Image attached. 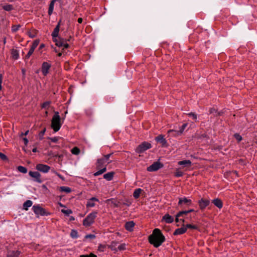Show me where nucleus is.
Here are the masks:
<instances>
[{
    "instance_id": "11",
    "label": "nucleus",
    "mask_w": 257,
    "mask_h": 257,
    "mask_svg": "<svg viewBox=\"0 0 257 257\" xmlns=\"http://www.w3.org/2000/svg\"><path fill=\"white\" fill-rule=\"evenodd\" d=\"M192 204V201L190 199L184 197L179 198L178 206L181 208L184 207V205L189 206Z\"/></svg>"
},
{
    "instance_id": "22",
    "label": "nucleus",
    "mask_w": 257,
    "mask_h": 257,
    "mask_svg": "<svg viewBox=\"0 0 257 257\" xmlns=\"http://www.w3.org/2000/svg\"><path fill=\"white\" fill-rule=\"evenodd\" d=\"M162 220L165 221L167 223H171L174 221V218L167 213L163 216Z\"/></svg>"
},
{
    "instance_id": "4",
    "label": "nucleus",
    "mask_w": 257,
    "mask_h": 257,
    "mask_svg": "<svg viewBox=\"0 0 257 257\" xmlns=\"http://www.w3.org/2000/svg\"><path fill=\"white\" fill-rule=\"evenodd\" d=\"M32 210L35 214L38 217L41 216H48L51 214V213L47 211L45 209L42 207L40 205H35L32 207Z\"/></svg>"
},
{
    "instance_id": "51",
    "label": "nucleus",
    "mask_w": 257,
    "mask_h": 257,
    "mask_svg": "<svg viewBox=\"0 0 257 257\" xmlns=\"http://www.w3.org/2000/svg\"><path fill=\"white\" fill-rule=\"evenodd\" d=\"M36 35V31L33 30L32 32H28V35L30 38H33L35 37Z\"/></svg>"
},
{
    "instance_id": "55",
    "label": "nucleus",
    "mask_w": 257,
    "mask_h": 257,
    "mask_svg": "<svg viewBox=\"0 0 257 257\" xmlns=\"http://www.w3.org/2000/svg\"><path fill=\"white\" fill-rule=\"evenodd\" d=\"M48 139L50 140L53 143H57L58 141V137L50 138L48 137Z\"/></svg>"
},
{
    "instance_id": "35",
    "label": "nucleus",
    "mask_w": 257,
    "mask_h": 257,
    "mask_svg": "<svg viewBox=\"0 0 257 257\" xmlns=\"http://www.w3.org/2000/svg\"><path fill=\"white\" fill-rule=\"evenodd\" d=\"M51 102L50 101H47L43 102L41 105V108H45V109L48 110L49 109V105L51 104Z\"/></svg>"
},
{
    "instance_id": "3",
    "label": "nucleus",
    "mask_w": 257,
    "mask_h": 257,
    "mask_svg": "<svg viewBox=\"0 0 257 257\" xmlns=\"http://www.w3.org/2000/svg\"><path fill=\"white\" fill-rule=\"evenodd\" d=\"M97 211H93L89 213L85 219L83 220V225L85 227L90 226L95 221V218L97 217Z\"/></svg>"
},
{
    "instance_id": "54",
    "label": "nucleus",
    "mask_w": 257,
    "mask_h": 257,
    "mask_svg": "<svg viewBox=\"0 0 257 257\" xmlns=\"http://www.w3.org/2000/svg\"><path fill=\"white\" fill-rule=\"evenodd\" d=\"M105 247H106V246L105 245H103V244H100L99 245V246H98V250L99 251L103 252V251H104V249L105 248Z\"/></svg>"
},
{
    "instance_id": "12",
    "label": "nucleus",
    "mask_w": 257,
    "mask_h": 257,
    "mask_svg": "<svg viewBox=\"0 0 257 257\" xmlns=\"http://www.w3.org/2000/svg\"><path fill=\"white\" fill-rule=\"evenodd\" d=\"M50 169L49 166L43 164H38L36 166V170L44 173H48Z\"/></svg>"
},
{
    "instance_id": "18",
    "label": "nucleus",
    "mask_w": 257,
    "mask_h": 257,
    "mask_svg": "<svg viewBox=\"0 0 257 257\" xmlns=\"http://www.w3.org/2000/svg\"><path fill=\"white\" fill-rule=\"evenodd\" d=\"M135 225V223L133 221H127L125 223V229L128 231H132L134 230V227Z\"/></svg>"
},
{
    "instance_id": "57",
    "label": "nucleus",
    "mask_w": 257,
    "mask_h": 257,
    "mask_svg": "<svg viewBox=\"0 0 257 257\" xmlns=\"http://www.w3.org/2000/svg\"><path fill=\"white\" fill-rule=\"evenodd\" d=\"M54 172L55 173V174L60 179H61L62 180H64V178L63 176H62L61 174H60L59 173H58L57 172L54 171Z\"/></svg>"
},
{
    "instance_id": "20",
    "label": "nucleus",
    "mask_w": 257,
    "mask_h": 257,
    "mask_svg": "<svg viewBox=\"0 0 257 257\" xmlns=\"http://www.w3.org/2000/svg\"><path fill=\"white\" fill-rule=\"evenodd\" d=\"M178 164L180 166H183L184 167L189 168L191 166L192 162L189 160H184L179 161Z\"/></svg>"
},
{
    "instance_id": "29",
    "label": "nucleus",
    "mask_w": 257,
    "mask_h": 257,
    "mask_svg": "<svg viewBox=\"0 0 257 257\" xmlns=\"http://www.w3.org/2000/svg\"><path fill=\"white\" fill-rule=\"evenodd\" d=\"M108 201H110L113 205L114 207H118L120 206V202L119 201H116L114 198H110L107 200Z\"/></svg>"
},
{
    "instance_id": "38",
    "label": "nucleus",
    "mask_w": 257,
    "mask_h": 257,
    "mask_svg": "<svg viewBox=\"0 0 257 257\" xmlns=\"http://www.w3.org/2000/svg\"><path fill=\"white\" fill-rule=\"evenodd\" d=\"M18 170L23 173H26L27 172V169L23 166H19L17 168Z\"/></svg>"
},
{
    "instance_id": "40",
    "label": "nucleus",
    "mask_w": 257,
    "mask_h": 257,
    "mask_svg": "<svg viewBox=\"0 0 257 257\" xmlns=\"http://www.w3.org/2000/svg\"><path fill=\"white\" fill-rule=\"evenodd\" d=\"M80 149L77 147H74L71 150V153L74 155H77L80 153Z\"/></svg>"
},
{
    "instance_id": "32",
    "label": "nucleus",
    "mask_w": 257,
    "mask_h": 257,
    "mask_svg": "<svg viewBox=\"0 0 257 257\" xmlns=\"http://www.w3.org/2000/svg\"><path fill=\"white\" fill-rule=\"evenodd\" d=\"M54 4H55L54 1H51L50 4H49V9H48V13L49 16L51 15L53 13V11L54 10Z\"/></svg>"
},
{
    "instance_id": "16",
    "label": "nucleus",
    "mask_w": 257,
    "mask_h": 257,
    "mask_svg": "<svg viewBox=\"0 0 257 257\" xmlns=\"http://www.w3.org/2000/svg\"><path fill=\"white\" fill-rule=\"evenodd\" d=\"M107 162L103 159V158L98 159L96 163V167L97 169H99L103 167H104L107 164H105Z\"/></svg>"
},
{
    "instance_id": "8",
    "label": "nucleus",
    "mask_w": 257,
    "mask_h": 257,
    "mask_svg": "<svg viewBox=\"0 0 257 257\" xmlns=\"http://www.w3.org/2000/svg\"><path fill=\"white\" fill-rule=\"evenodd\" d=\"M163 167V164L159 162H154L153 164L148 167L147 169L149 172H155Z\"/></svg>"
},
{
    "instance_id": "27",
    "label": "nucleus",
    "mask_w": 257,
    "mask_h": 257,
    "mask_svg": "<svg viewBox=\"0 0 257 257\" xmlns=\"http://www.w3.org/2000/svg\"><path fill=\"white\" fill-rule=\"evenodd\" d=\"M168 134L171 135L172 137H178L182 135L181 133H180V131H175L174 130H170L168 131Z\"/></svg>"
},
{
    "instance_id": "30",
    "label": "nucleus",
    "mask_w": 257,
    "mask_h": 257,
    "mask_svg": "<svg viewBox=\"0 0 257 257\" xmlns=\"http://www.w3.org/2000/svg\"><path fill=\"white\" fill-rule=\"evenodd\" d=\"M2 9L7 12H10L14 9L13 5L10 4L3 5L2 6Z\"/></svg>"
},
{
    "instance_id": "28",
    "label": "nucleus",
    "mask_w": 257,
    "mask_h": 257,
    "mask_svg": "<svg viewBox=\"0 0 257 257\" xmlns=\"http://www.w3.org/2000/svg\"><path fill=\"white\" fill-rule=\"evenodd\" d=\"M143 191V190L141 188H138L136 189L133 193V196L135 199H138L140 196V194L141 192Z\"/></svg>"
},
{
    "instance_id": "1",
    "label": "nucleus",
    "mask_w": 257,
    "mask_h": 257,
    "mask_svg": "<svg viewBox=\"0 0 257 257\" xmlns=\"http://www.w3.org/2000/svg\"><path fill=\"white\" fill-rule=\"evenodd\" d=\"M165 236L159 228H155L152 233L148 237L149 243L156 248L161 246L165 241Z\"/></svg>"
},
{
    "instance_id": "2",
    "label": "nucleus",
    "mask_w": 257,
    "mask_h": 257,
    "mask_svg": "<svg viewBox=\"0 0 257 257\" xmlns=\"http://www.w3.org/2000/svg\"><path fill=\"white\" fill-rule=\"evenodd\" d=\"M63 121L61 122V118L58 111H55L51 120V128L55 132H57L60 129Z\"/></svg>"
},
{
    "instance_id": "56",
    "label": "nucleus",
    "mask_w": 257,
    "mask_h": 257,
    "mask_svg": "<svg viewBox=\"0 0 257 257\" xmlns=\"http://www.w3.org/2000/svg\"><path fill=\"white\" fill-rule=\"evenodd\" d=\"M122 204L123 205H125L127 206H130L131 205L132 202L129 200L126 199L125 200V202H123Z\"/></svg>"
},
{
    "instance_id": "26",
    "label": "nucleus",
    "mask_w": 257,
    "mask_h": 257,
    "mask_svg": "<svg viewBox=\"0 0 257 257\" xmlns=\"http://www.w3.org/2000/svg\"><path fill=\"white\" fill-rule=\"evenodd\" d=\"M11 56L14 60H17L19 58V53L18 50L15 49L11 50Z\"/></svg>"
},
{
    "instance_id": "43",
    "label": "nucleus",
    "mask_w": 257,
    "mask_h": 257,
    "mask_svg": "<svg viewBox=\"0 0 257 257\" xmlns=\"http://www.w3.org/2000/svg\"><path fill=\"white\" fill-rule=\"evenodd\" d=\"M202 138H209V137L208 135L206 133L201 134V135H198L197 136V139H201Z\"/></svg>"
},
{
    "instance_id": "42",
    "label": "nucleus",
    "mask_w": 257,
    "mask_h": 257,
    "mask_svg": "<svg viewBox=\"0 0 257 257\" xmlns=\"http://www.w3.org/2000/svg\"><path fill=\"white\" fill-rule=\"evenodd\" d=\"M233 137L237 140L238 143H239L242 140V137L238 133H235L233 135Z\"/></svg>"
},
{
    "instance_id": "50",
    "label": "nucleus",
    "mask_w": 257,
    "mask_h": 257,
    "mask_svg": "<svg viewBox=\"0 0 257 257\" xmlns=\"http://www.w3.org/2000/svg\"><path fill=\"white\" fill-rule=\"evenodd\" d=\"M0 158L3 161L8 160L7 156L2 152H0Z\"/></svg>"
},
{
    "instance_id": "61",
    "label": "nucleus",
    "mask_w": 257,
    "mask_h": 257,
    "mask_svg": "<svg viewBox=\"0 0 257 257\" xmlns=\"http://www.w3.org/2000/svg\"><path fill=\"white\" fill-rule=\"evenodd\" d=\"M99 169L101 171V173L103 174V173H104L106 171V165H105L104 167H103Z\"/></svg>"
},
{
    "instance_id": "46",
    "label": "nucleus",
    "mask_w": 257,
    "mask_h": 257,
    "mask_svg": "<svg viewBox=\"0 0 257 257\" xmlns=\"http://www.w3.org/2000/svg\"><path fill=\"white\" fill-rule=\"evenodd\" d=\"M194 211H195L194 209H190L188 210H182V211H180V214H188L189 213L193 212H194Z\"/></svg>"
},
{
    "instance_id": "17",
    "label": "nucleus",
    "mask_w": 257,
    "mask_h": 257,
    "mask_svg": "<svg viewBox=\"0 0 257 257\" xmlns=\"http://www.w3.org/2000/svg\"><path fill=\"white\" fill-rule=\"evenodd\" d=\"M94 201H96L99 202V199L95 197H93L91 198L90 199H89L86 204V207H93L95 206V204L94 202Z\"/></svg>"
},
{
    "instance_id": "44",
    "label": "nucleus",
    "mask_w": 257,
    "mask_h": 257,
    "mask_svg": "<svg viewBox=\"0 0 257 257\" xmlns=\"http://www.w3.org/2000/svg\"><path fill=\"white\" fill-rule=\"evenodd\" d=\"M126 248H125V243H122L120 245H118V246L117 247V249H116L117 250H120V251H121V250H125Z\"/></svg>"
},
{
    "instance_id": "47",
    "label": "nucleus",
    "mask_w": 257,
    "mask_h": 257,
    "mask_svg": "<svg viewBox=\"0 0 257 257\" xmlns=\"http://www.w3.org/2000/svg\"><path fill=\"white\" fill-rule=\"evenodd\" d=\"M187 125H188L187 123H185L181 125V126H180L179 127L180 133L182 134L183 133L184 130L185 129V128L187 127Z\"/></svg>"
},
{
    "instance_id": "15",
    "label": "nucleus",
    "mask_w": 257,
    "mask_h": 257,
    "mask_svg": "<svg viewBox=\"0 0 257 257\" xmlns=\"http://www.w3.org/2000/svg\"><path fill=\"white\" fill-rule=\"evenodd\" d=\"M182 227L181 228H178L176 229L174 232H173L174 235H178L183 234L185 233L187 231V227H185V225L183 224L182 225Z\"/></svg>"
},
{
    "instance_id": "37",
    "label": "nucleus",
    "mask_w": 257,
    "mask_h": 257,
    "mask_svg": "<svg viewBox=\"0 0 257 257\" xmlns=\"http://www.w3.org/2000/svg\"><path fill=\"white\" fill-rule=\"evenodd\" d=\"M185 227H187V229L190 228V229L197 230H199V227L196 225L187 224L185 225Z\"/></svg>"
},
{
    "instance_id": "31",
    "label": "nucleus",
    "mask_w": 257,
    "mask_h": 257,
    "mask_svg": "<svg viewBox=\"0 0 257 257\" xmlns=\"http://www.w3.org/2000/svg\"><path fill=\"white\" fill-rule=\"evenodd\" d=\"M33 204V202L31 200H27L23 204V208L25 210H28V208L31 207Z\"/></svg>"
},
{
    "instance_id": "21",
    "label": "nucleus",
    "mask_w": 257,
    "mask_h": 257,
    "mask_svg": "<svg viewBox=\"0 0 257 257\" xmlns=\"http://www.w3.org/2000/svg\"><path fill=\"white\" fill-rule=\"evenodd\" d=\"M209 112L210 114H213L214 116H221L224 113L222 110L217 111V110L214 107L210 108L209 110Z\"/></svg>"
},
{
    "instance_id": "14",
    "label": "nucleus",
    "mask_w": 257,
    "mask_h": 257,
    "mask_svg": "<svg viewBox=\"0 0 257 257\" xmlns=\"http://www.w3.org/2000/svg\"><path fill=\"white\" fill-rule=\"evenodd\" d=\"M53 41L55 43V45L60 48L63 47L64 42L67 41L66 39L62 38L60 37L52 38Z\"/></svg>"
},
{
    "instance_id": "48",
    "label": "nucleus",
    "mask_w": 257,
    "mask_h": 257,
    "mask_svg": "<svg viewBox=\"0 0 257 257\" xmlns=\"http://www.w3.org/2000/svg\"><path fill=\"white\" fill-rule=\"evenodd\" d=\"M62 212H63V213H64L65 214L67 215H68L70 214H72V211L71 210V209H62L61 210Z\"/></svg>"
},
{
    "instance_id": "19",
    "label": "nucleus",
    "mask_w": 257,
    "mask_h": 257,
    "mask_svg": "<svg viewBox=\"0 0 257 257\" xmlns=\"http://www.w3.org/2000/svg\"><path fill=\"white\" fill-rule=\"evenodd\" d=\"M212 203L219 209H221L223 207V202L219 198H215L212 200Z\"/></svg>"
},
{
    "instance_id": "23",
    "label": "nucleus",
    "mask_w": 257,
    "mask_h": 257,
    "mask_svg": "<svg viewBox=\"0 0 257 257\" xmlns=\"http://www.w3.org/2000/svg\"><path fill=\"white\" fill-rule=\"evenodd\" d=\"M21 253L19 250H9L7 254L11 257H19Z\"/></svg>"
},
{
    "instance_id": "7",
    "label": "nucleus",
    "mask_w": 257,
    "mask_h": 257,
    "mask_svg": "<svg viewBox=\"0 0 257 257\" xmlns=\"http://www.w3.org/2000/svg\"><path fill=\"white\" fill-rule=\"evenodd\" d=\"M39 40L36 39L34 41L32 45L31 46V48L27 53V54L25 56V59H28L30 56L33 54L35 49L37 48L39 44Z\"/></svg>"
},
{
    "instance_id": "45",
    "label": "nucleus",
    "mask_w": 257,
    "mask_h": 257,
    "mask_svg": "<svg viewBox=\"0 0 257 257\" xmlns=\"http://www.w3.org/2000/svg\"><path fill=\"white\" fill-rule=\"evenodd\" d=\"M46 132V128H44L43 130H42L39 134V138L40 140H42L43 139V136Z\"/></svg>"
},
{
    "instance_id": "58",
    "label": "nucleus",
    "mask_w": 257,
    "mask_h": 257,
    "mask_svg": "<svg viewBox=\"0 0 257 257\" xmlns=\"http://www.w3.org/2000/svg\"><path fill=\"white\" fill-rule=\"evenodd\" d=\"M3 75L2 74H0V90L2 89V84L3 82Z\"/></svg>"
},
{
    "instance_id": "64",
    "label": "nucleus",
    "mask_w": 257,
    "mask_h": 257,
    "mask_svg": "<svg viewBox=\"0 0 257 257\" xmlns=\"http://www.w3.org/2000/svg\"><path fill=\"white\" fill-rule=\"evenodd\" d=\"M23 141L24 142L25 144L27 145L29 142L28 140L26 138H23Z\"/></svg>"
},
{
    "instance_id": "9",
    "label": "nucleus",
    "mask_w": 257,
    "mask_h": 257,
    "mask_svg": "<svg viewBox=\"0 0 257 257\" xmlns=\"http://www.w3.org/2000/svg\"><path fill=\"white\" fill-rule=\"evenodd\" d=\"M210 202L209 200L204 199L203 198H201L198 201V204L199 207V209L202 211H203L206 207L209 206Z\"/></svg>"
},
{
    "instance_id": "34",
    "label": "nucleus",
    "mask_w": 257,
    "mask_h": 257,
    "mask_svg": "<svg viewBox=\"0 0 257 257\" xmlns=\"http://www.w3.org/2000/svg\"><path fill=\"white\" fill-rule=\"evenodd\" d=\"M113 153H110L107 155H103V159L107 162V164H108L112 162V161L109 160V158L112 155Z\"/></svg>"
},
{
    "instance_id": "41",
    "label": "nucleus",
    "mask_w": 257,
    "mask_h": 257,
    "mask_svg": "<svg viewBox=\"0 0 257 257\" xmlns=\"http://www.w3.org/2000/svg\"><path fill=\"white\" fill-rule=\"evenodd\" d=\"M187 115L190 116V117H191L192 118V119L195 121L196 122L197 120V115L194 113V112H190L189 113L187 114Z\"/></svg>"
},
{
    "instance_id": "25",
    "label": "nucleus",
    "mask_w": 257,
    "mask_h": 257,
    "mask_svg": "<svg viewBox=\"0 0 257 257\" xmlns=\"http://www.w3.org/2000/svg\"><path fill=\"white\" fill-rule=\"evenodd\" d=\"M59 24H57L55 28H54L53 32H52L51 36L52 38L58 37L59 36V32L60 31Z\"/></svg>"
},
{
    "instance_id": "39",
    "label": "nucleus",
    "mask_w": 257,
    "mask_h": 257,
    "mask_svg": "<svg viewBox=\"0 0 257 257\" xmlns=\"http://www.w3.org/2000/svg\"><path fill=\"white\" fill-rule=\"evenodd\" d=\"M21 27V25H13L12 26V32L13 33H16L19 30V29Z\"/></svg>"
},
{
    "instance_id": "10",
    "label": "nucleus",
    "mask_w": 257,
    "mask_h": 257,
    "mask_svg": "<svg viewBox=\"0 0 257 257\" xmlns=\"http://www.w3.org/2000/svg\"><path fill=\"white\" fill-rule=\"evenodd\" d=\"M51 64L47 62H43L41 66V71L44 76H46L49 73Z\"/></svg>"
},
{
    "instance_id": "6",
    "label": "nucleus",
    "mask_w": 257,
    "mask_h": 257,
    "mask_svg": "<svg viewBox=\"0 0 257 257\" xmlns=\"http://www.w3.org/2000/svg\"><path fill=\"white\" fill-rule=\"evenodd\" d=\"M29 175L34 178L33 181L39 183L43 182V180L41 179V175L38 171H30Z\"/></svg>"
},
{
    "instance_id": "52",
    "label": "nucleus",
    "mask_w": 257,
    "mask_h": 257,
    "mask_svg": "<svg viewBox=\"0 0 257 257\" xmlns=\"http://www.w3.org/2000/svg\"><path fill=\"white\" fill-rule=\"evenodd\" d=\"M79 257H97L96 255L93 253H90L89 254H82L80 255Z\"/></svg>"
},
{
    "instance_id": "5",
    "label": "nucleus",
    "mask_w": 257,
    "mask_h": 257,
    "mask_svg": "<svg viewBox=\"0 0 257 257\" xmlns=\"http://www.w3.org/2000/svg\"><path fill=\"white\" fill-rule=\"evenodd\" d=\"M152 147L151 144L147 142H144L139 145L136 149V152L138 154L143 153L145 151Z\"/></svg>"
},
{
    "instance_id": "13",
    "label": "nucleus",
    "mask_w": 257,
    "mask_h": 257,
    "mask_svg": "<svg viewBox=\"0 0 257 257\" xmlns=\"http://www.w3.org/2000/svg\"><path fill=\"white\" fill-rule=\"evenodd\" d=\"M155 140L157 142L160 143L162 147H167L169 146L167 141L164 138V136L162 135H159L156 137Z\"/></svg>"
},
{
    "instance_id": "53",
    "label": "nucleus",
    "mask_w": 257,
    "mask_h": 257,
    "mask_svg": "<svg viewBox=\"0 0 257 257\" xmlns=\"http://www.w3.org/2000/svg\"><path fill=\"white\" fill-rule=\"evenodd\" d=\"M85 239H88V238H90V239H94L96 238V236L95 234H87L84 237Z\"/></svg>"
},
{
    "instance_id": "49",
    "label": "nucleus",
    "mask_w": 257,
    "mask_h": 257,
    "mask_svg": "<svg viewBox=\"0 0 257 257\" xmlns=\"http://www.w3.org/2000/svg\"><path fill=\"white\" fill-rule=\"evenodd\" d=\"M183 175V173L179 170H177L176 172L175 173V176L176 177H182Z\"/></svg>"
},
{
    "instance_id": "36",
    "label": "nucleus",
    "mask_w": 257,
    "mask_h": 257,
    "mask_svg": "<svg viewBox=\"0 0 257 257\" xmlns=\"http://www.w3.org/2000/svg\"><path fill=\"white\" fill-rule=\"evenodd\" d=\"M70 236L72 238H77L78 237V232L76 230L72 229L70 232Z\"/></svg>"
},
{
    "instance_id": "60",
    "label": "nucleus",
    "mask_w": 257,
    "mask_h": 257,
    "mask_svg": "<svg viewBox=\"0 0 257 257\" xmlns=\"http://www.w3.org/2000/svg\"><path fill=\"white\" fill-rule=\"evenodd\" d=\"M98 171H97V172H96L95 173H94L93 175L94 176H99L102 174L101 173V171L100 170V169H98Z\"/></svg>"
},
{
    "instance_id": "62",
    "label": "nucleus",
    "mask_w": 257,
    "mask_h": 257,
    "mask_svg": "<svg viewBox=\"0 0 257 257\" xmlns=\"http://www.w3.org/2000/svg\"><path fill=\"white\" fill-rule=\"evenodd\" d=\"M187 214H180V211H179L178 213H177L176 217H181V216L183 217L184 215H187Z\"/></svg>"
},
{
    "instance_id": "59",
    "label": "nucleus",
    "mask_w": 257,
    "mask_h": 257,
    "mask_svg": "<svg viewBox=\"0 0 257 257\" xmlns=\"http://www.w3.org/2000/svg\"><path fill=\"white\" fill-rule=\"evenodd\" d=\"M63 47L65 49H68L70 47V45L67 43V41H65V42H64Z\"/></svg>"
},
{
    "instance_id": "33",
    "label": "nucleus",
    "mask_w": 257,
    "mask_h": 257,
    "mask_svg": "<svg viewBox=\"0 0 257 257\" xmlns=\"http://www.w3.org/2000/svg\"><path fill=\"white\" fill-rule=\"evenodd\" d=\"M60 191L61 192H65L67 193H70L71 192V189L69 187L62 186L60 188Z\"/></svg>"
},
{
    "instance_id": "63",
    "label": "nucleus",
    "mask_w": 257,
    "mask_h": 257,
    "mask_svg": "<svg viewBox=\"0 0 257 257\" xmlns=\"http://www.w3.org/2000/svg\"><path fill=\"white\" fill-rule=\"evenodd\" d=\"M22 72L23 74V78H25V75H26V70L25 69H22Z\"/></svg>"
},
{
    "instance_id": "24",
    "label": "nucleus",
    "mask_w": 257,
    "mask_h": 257,
    "mask_svg": "<svg viewBox=\"0 0 257 257\" xmlns=\"http://www.w3.org/2000/svg\"><path fill=\"white\" fill-rule=\"evenodd\" d=\"M114 175V172H108L103 175V178L107 181H111L113 179Z\"/></svg>"
}]
</instances>
